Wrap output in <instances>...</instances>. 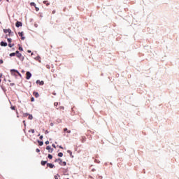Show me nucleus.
Segmentation results:
<instances>
[{
	"label": "nucleus",
	"mask_w": 179,
	"mask_h": 179,
	"mask_svg": "<svg viewBox=\"0 0 179 179\" xmlns=\"http://www.w3.org/2000/svg\"><path fill=\"white\" fill-rule=\"evenodd\" d=\"M55 179H58V176H55Z\"/></svg>",
	"instance_id": "a18cd8bd"
},
{
	"label": "nucleus",
	"mask_w": 179,
	"mask_h": 179,
	"mask_svg": "<svg viewBox=\"0 0 179 179\" xmlns=\"http://www.w3.org/2000/svg\"><path fill=\"white\" fill-rule=\"evenodd\" d=\"M36 61H39V62H41V60H40V56H38L35 57Z\"/></svg>",
	"instance_id": "ddd939ff"
},
{
	"label": "nucleus",
	"mask_w": 179,
	"mask_h": 179,
	"mask_svg": "<svg viewBox=\"0 0 179 179\" xmlns=\"http://www.w3.org/2000/svg\"><path fill=\"white\" fill-rule=\"evenodd\" d=\"M7 2H9V0H6Z\"/></svg>",
	"instance_id": "6e6d98bb"
},
{
	"label": "nucleus",
	"mask_w": 179,
	"mask_h": 179,
	"mask_svg": "<svg viewBox=\"0 0 179 179\" xmlns=\"http://www.w3.org/2000/svg\"><path fill=\"white\" fill-rule=\"evenodd\" d=\"M27 52L30 53L31 52V50H27Z\"/></svg>",
	"instance_id": "de8ad7c7"
},
{
	"label": "nucleus",
	"mask_w": 179,
	"mask_h": 179,
	"mask_svg": "<svg viewBox=\"0 0 179 179\" xmlns=\"http://www.w3.org/2000/svg\"><path fill=\"white\" fill-rule=\"evenodd\" d=\"M36 12H38L39 8H37V7H36Z\"/></svg>",
	"instance_id": "c9c22d12"
},
{
	"label": "nucleus",
	"mask_w": 179,
	"mask_h": 179,
	"mask_svg": "<svg viewBox=\"0 0 179 179\" xmlns=\"http://www.w3.org/2000/svg\"><path fill=\"white\" fill-rule=\"evenodd\" d=\"M13 72H15L16 73H17V75H19L20 76V78H22V74L20 73H19V71L17 70L12 69L11 73H13Z\"/></svg>",
	"instance_id": "20e7f679"
},
{
	"label": "nucleus",
	"mask_w": 179,
	"mask_h": 179,
	"mask_svg": "<svg viewBox=\"0 0 179 179\" xmlns=\"http://www.w3.org/2000/svg\"><path fill=\"white\" fill-rule=\"evenodd\" d=\"M26 75H27L26 79L29 80L30 78H31V73H30V71H27L26 73Z\"/></svg>",
	"instance_id": "f03ea898"
},
{
	"label": "nucleus",
	"mask_w": 179,
	"mask_h": 179,
	"mask_svg": "<svg viewBox=\"0 0 179 179\" xmlns=\"http://www.w3.org/2000/svg\"><path fill=\"white\" fill-rule=\"evenodd\" d=\"M0 82H1V79H0Z\"/></svg>",
	"instance_id": "bf43d9fd"
},
{
	"label": "nucleus",
	"mask_w": 179,
	"mask_h": 179,
	"mask_svg": "<svg viewBox=\"0 0 179 179\" xmlns=\"http://www.w3.org/2000/svg\"><path fill=\"white\" fill-rule=\"evenodd\" d=\"M15 55H16V53H15V52L10 54V57H15Z\"/></svg>",
	"instance_id": "aec40b11"
},
{
	"label": "nucleus",
	"mask_w": 179,
	"mask_h": 179,
	"mask_svg": "<svg viewBox=\"0 0 179 179\" xmlns=\"http://www.w3.org/2000/svg\"><path fill=\"white\" fill-rule=\"evenodd\" d=\"M22 73H24V70H22Z\"/></svg>",
	"instance_id": "8fccbe9b"
},
{
	"label": "nucleus",
	"mask_w": 179,
	"mask_h": 179,
	"mask_svg": "<svg viewBox=\"0 0 179 179\" xmlns=\"http://www.w3.org/2000/svg\"><path fill=\"white\" fill-rule=\"evenodd\" d=\"M52 148H57V146H55V144H52Z\"/></svg>",
	"instance_id": "ea45409f"
},
{
	"label": "nucleus",
	"mask_w": 179,
	"mask_h": 179,
	"mask_svg": "<svg viewBox=\"0 0 179 179\" xmlns=\"http://www.w3.org/2000/svg\"><path fill=\"white\" fill-rule=\"evenodd\" d=\"M8 82H10V80H8Z\"/></svg>",
	"instance_id": "13d9d810"
},
{
	"label": "nucleus",
	"mask_w": 179,
	"mask_h": 179,
	"mask_svg": "<svg viewBox=\"0 0 179 179\" xmlns=\"http://www.w3.org/2000/svg\"><path fill=\"white\" fill-rule=\"evenodd\" d=\"M38 143H39V146H43L44 145V142L38 141Z\"/></svg>",
	"instance_id": "f8f14e48"
},
{
	"label": "nucleus",
	"mask_w": 179,
	"mask_h": 179,
	"mask_svg": "<svg viewBox=\"0 0 179 179\" xmlns=\"http://www.w3.org/2000/svg\"><path fill=\"white\" fill-rule=\"evenodd\" d=\"M67 179H69V178H67Z\"/></svg>",
	"instance_id": "052dcab7"
},
{
	"label": "nucleus",
	"mask_w": 179,
	"mask_h": 179,
	"mask_svg": "<svg viewBox=\"0 0 179 179\" xmlns=\"http://www.w3.org/2000/svg\"><path fill=\"white\" fill-rule=\"evenodd\" d=\"M48 159H52V155H51V154H49L48 156Z\"/></svg>",
	"instance_id": "5701e85b"
},
{
	"label": "nucleus",
	"mask_w": 179,
	"mask_h": 179,
	"mask_svg": "<svg viewBox=\"0 0 179 179\" xmlns=\"http://www.w3.org/2000/svg\"><path fill=\"white\" fill-rule=\"evenodd\" d=\"M16 57H17V58H22V54L21 53H20V54H18V55H16Z\"/></svg>",
	"instance_id": "a211bd4d"
},
{
	"label": "nucleus",
	"mask_w": 179,
	"mask_h": 179,
	"mask_svg": "<svg viewBox=\"0 0 179 179\" xmlns=\"http://www.w3.org/2000/svg\"><path fill=\"white\" fill-rule=\"evenodd\" d=\"M31 5H32L33 6H36V3L32 2L31 3Z\"/></svg>",
	"instance_id": "cd10ccee"
},
{
	"label": "nucleus",
	"mask_w": 179,
	"mask_h": 179,
	"mask_svg": "<svg viewBox=\"0 0 179 179\" xmlns=\"http://www.w3.org/2000/svg\"><path fill=\"white\" fill-rule=\"evenodd\" d=\"M50 127H54V123H50Z\"/></svg>",
	"instance_id": "79ce46f5"
},
{
	"label": "nucleus",
	"mask_w": 179,
	"mask_h": 179,
	"mask_svg": "<svg viewBox=\"0 0 179 179\" xmlns=\"http://www.w3.org/2000/svg\"><path fill=\"white\" fill-rule=\"evenodd\" d=\"M92 171H96V169H92Z\"/></svg>",
	"instance_id": "3c124183"
},
{
	"label": "nucleus",
	"mask_w": 179,
	"mask_h": 179,
	"mask_svg": "<svg viewBox=\"0 0 179 179\" xmlns=\"http://www.w3.org/2000/svg\"><path fill=\"white\" fill-rule=\"evenodd\" d=\"M67 153H69V154H70V156H71V157H73V156L72 155V151H71V150H67Z\"/></svg>",
	"instance_id": "4468645a"
},
{
	"label": "nucleus",
	"mask_w": 179,
	"mask_h": 179,
	"mask_svg": "<svg viewBox=\"0 0 179 179\" xmlns=\"http://www.w3.org/2000/svg\"><path fill=\"white\" fill-rule=\"evenodd\" d=\"M15 26L16 27H21V26H22V24L21 22L17 21V22L15 23Z\"/></svg>",
	"instance_id": "7ed1b4c3"
},
{
	"label": "nucleus",
	"mask_w": 179,
	"mask_h": 179,
	"mask_svg": "<svg viewBox=\"0 0 179 179\" xmlns=\"http://www.w3.org/2000/svg\"><path fill=\"white\" fill-rule=\"evenodd\" d=\"M53 94L55 96L57 94H56V93H54Z\"/></svg>",
	"instance_id": "864d4df0"
},
{
	"label": "nucleus",
	"mask_w": 179,
	"mask_h": 179,
	"mask_svg": "<svg viewBox=\"0 0 179 179\" xmlns=\"http://www.w3.org/2000/svg\"><path fill=\"white\" fill-rule=\"evenodd\" d=\"M29 120H33V115H29Z\"/></svg>",
	"instance_id": "4be33fe9"
},
{
	"label": "nucleus",
	"mask_w": 179,
	"mask_h": 179,
	"mask_svg": "<svg viewBox=\"0 0 179 179\" xmlns=\"http://www.w3.org/2000/svg\"><path fill=\"white\" fill-rule=\"evenodd\" d=\"M10 86H15V83H10Z\"/></svg>",
	"instance_id": "e433bc0d"
},
{
	"label": "nucleus",
	"mask_w": 179,
	"mask_h": 179,
	"mask_svg": "<svg viewBox=\"0 0 179 179\" xmlns=\"http://www.w3.org/2000/svg\"><path fill=\"white\" fill-rule=\"evenodd\" d=\"M59 148L60 149H64V148H62V146H61V145L59 146Z\"/></svg>",
	"instance_id": "09e8293b"
},
{
	"label": "nucleus",
	"mask_w": 179,
	"mask_h": 179,
	"mask_svg": "<svg viewBox=\"0 0 179 179\" xmlns=\"http://www.w3.org/2000/svg\"><path fill=\"white\" fill-rule=\"evenodd\" d=\"M24 59V57H22V60Z\"/></svg>",
	"instance_id": "4d7b16f0"
},
{
	"label": "nucleus",
	"mask_w": 179,
	"mask_h": 179,
	"mask_svg": "<svg viewBox=\"0 0 179 179\" xmlns=\"http://www.w3.org/2000/svg\"><path fill=\"white\" fill-rule=\"evenodd\" d=\"M43 3H46L47 6H48V5H50V3H48L47 1H43Z\"/></svg>",
	"instance_id": "b1692460"
},
{
	"label": "nucleus",
	"mask_w": 179,
	"mask_h": 179,
	"mask_svg": "<svg viewBox=\"0 0 179 179\" xmlns=\"http://www.w3.org/2000/svg\"><path fill=\"white\" fill-rule=\"evenodd\" d=\"M45 135H47V134H49L48 130H46V131H45Z\"/></svg>",
	"instance_id": "473e14b6"
},
{
	"label": "nucleus",
	"mask_w": 179,
	"mask_h": 179,
	"mask_svg": "<svg viewBox=\"0 0 179 179\" xmlns=\"http://www.w3.org/2000/svg\"><path fill=\"white\" fill-rule=\"evenodd\" d=\"M18 34L20 37L23 36V32H18Z\"/></svg>",
	"instance_id": "412c9836"
},
{
	"label": "nucleus",
	"mask_w": 179,
	"mask_h": 179,
	"mask_svg": "<svg viewBox=\"0 0 179 179\" xmlns=\"http://www.w3.org/2000/svg\"><path fill=\"white\" fill-rule=\"evenodd\" d=\"M23 124H24V127H26V121L24 120Z\"/></svg>",
	"instance_id": "4c0bfd02"
},
{
	"label": "nucleus",
	"mask_w": 179,
	"mask_h": 179,
	"mask_svg": "<svg viewBox=\"0 0 179 179\" xmlns=\"http://www.w3.org/2000/svg\"><path fill=\"white\" fill-rule=\"evenodd\" d=\"M24 38H26L24 36H21V40H24Z\"/></svg>",
	"instance_id": "7c9ffc66"
},
{
	"label": "nucleus",
	"mask_w": 179,
	"mask_h": 179,
	"mask_svg": "<svg viewBox=\"0 0 179 179\" xmlns=\"http://www.w3.org/2000/svg\"><path fill=\"white\" fill-rule=\"evenodd\" d=\"M61 108H62V110H64V107H61Z\"/></svg>",
	"instance_id": "5fc2aeb1"
},
{
	"label": "nucleus",
	"mask_w": 179,
	"mask_h": 179,
	"mask_svg": "<svg viewBox=\"0 0 179 179\" xmlns=\"http://www.w3.org/2000/svg\"><path fill=\"white\" fill-rule=\"evenodd\" d=\"M3 32L10 34V33H12V30H10V29H3Z\"/></svg>",
	"instance_id": "423d86ee"
},
{
	"label": "nucleus",
	"mask_w": 179,
	"mask_h": 179,
	"mask_svg": "<svg viewBox=\"0 0 179 179\" xmlns=\"http://www.w3.org/2000/svg\"><path fill=\"white\" fill-rule=\"evenodd\" d=\"M52 13H55V11H52Z\"/></svg>",
	"instance_id": "603ef678"
},
{
	"label": "nucleus",
	"mask_w": 179,
	"mask_h": 179,
	"mask_svg": "<svg viewBox=\"0 0 179 179\" xmlns=\"http://www.w3.org/2000/svg\"><path fill=\"white\" fill-rule=\"evenodd\" d=\"M64 132H66V131H68V129L65 128V129H64Z\"/></svg>",
	"instance_id": "58836bf2"
},
{
	"label": "nucleus",
	"mask_w": 179,
	"mask_h": 179,
	"mask_svg": "<svg viewBox=\"0 0 179 179\" xmlns=\"http://www.w3.org/2000/svg\"><path fill=\"white\" fill-rule=\"evenodd\" d=\"M11 110H15V106H11Z\"/></svg>",
	"instance_id": "a19ab883"
},
{
	"label": "nucleus",
	"mask_w": 179,
	"mask_h": 179,
	"mask_svg": "<svg viewBox=\"0 0 179 179\" xmlns=\"http://www.w3.org/2000/svg\"><path fill=\"white\" fill-rule=\"evenodd\" d=\"M36 83L39 84L41 86H43V85H44V81H40V80H37Z\"/></svg>",
	"instance_id": "0eeeda50"
},
{
	"label": "nucleus",
	"mask_w": 179,
	"mask_h": 179,
	"mask_svg": "<svg viewBox=\"0 0 179 179\" xmlns=\"http://www.w3.org/2000/svg\"><path fill=\"white\" fill-rule=\"evenodd\" d=\"M46 150H48L49 153H52V152H54V148H51V146L50 145L46 147Z\"/></svg>",
	"instance_id": "f257e3e1"
},
{
	"label": "nucleus",
	"mask_w": 179,
	"mask_h": 179,
	"mask_svg": "<svg viewBox=\"0 0 179 179\" xmlns=\"http://www.w3.org/2000/svg\"><path fill=\"white\" fill-rule=\"evenodd\" d=\"M19 50H20V51H23V48L20 47V48H19Z\"/></svg>",
	"instance_id": "c756f323"
},
{
	"label": "nucleus",
	"mask_w": 179,
	"mask_h": 179,
	"mask_svg": "<svg viewBox=\"0 0 179 179\" xmlns=\"http://www.w3.org/2000/svg\"><path fill=\"white\" fill-rule=\"evenodd\" d=\"M55 162H59V164H61V163H62V160L61 159V158L55 159Z\"/></svg>",
	"instance_id": "1a4fd4ad"
},
{
	"label": "nucleus",
	"mask_w": 179,
	"mask_h": 179,
	"mask_svg": "<svg viewBox=\"0 0 179 179\" xmlns=\"http://www.w3.org/2000/svg\"><path fill=\"white\" fill-rule=\"evenodd\" d=\"M0 64H3V60L0 59Z\"/></svg>",
	"instance_id": "72a5a7b5"
},
{
	"label": "nucleus",
	"mask_w": 179,
	"mask_h": 179,
	"mask_svg": "<svg viewBox=\"0 0 179 179\" xmlns=\"http://www.w3.org/2000/svg\"><path fill=\"white\" fill-rule=\"evenodd\" d=\"M67 134H71V130H68Z\"/></svg>",
	"instance_id": "37998d69"
},
{
	"label": "nucleus",
	"mask_w": 179,
	"mask_h": 179,
	"mask_svg": "<svg viewBox=\"0 0 179 179\" xmlns=\"http://www.w3.org/2000/svg\"><path fill=\"white\" fill-rule=\"evenodd\" d=\"M41 164H42V166H45V164H47V161H41Z\"/></svg>",
	"instance_id": "9b49d317"
},
{
	"label": "nucleus",
	"mask_w": 179,
	"mask_h": 179,
	"mask_svg": "<svg viewBox=\"0 0 179 179\" xmlns=\"http://www.w3.org/2000/svg\"><path fill=\"white\" fill-rule=\"evenodd\" d=\"M47 166L50 167V169H54L55 166L52 164L48 163Z\"/></svg>",
	"instance_id": "6e6552de"
},
{
	"label": "nucleus",
	"mask_w": 179,
	"mask_h": 179,
	"mask_svg": "<svg viewBox=\"0 0 179 179\" xmlns=\"http://www.w3.org/2000/svg\"><path fill=\"white\" fill-rule=\"evenodd\" d=\"M43 136H40V139H43Z\"/></svg>",
	"instance_id": "49530a36"
},
{
	"label": "nucleus",
	"mask_w": 179,
	"mask_h": 179,
	"mask_svg": "<svg viewBox=\"0 0 179 179\" xmlns=\"http://www.w3.org/2000/svg\"><path fill=\"white\" fill-rule=\"evenodd\" d=\"M29 132H31L32 134H34V129H31L29 131Z\"/></svg>",
	"instance_id": "a878e982"
},
{
	"label": "nucleus",
	"mask_w": 179,
	"mask_h": 179,
	"mask_svg": "<svg viewBox=\"0 0 179 179\" xmlns=\"http://www.w3.org/2000/svg\"><path fill=\"white\" fill-rule=\"evenodd\" d=\"M39 152H40V149L37 148V149L36 150V153H39Z\"/></svg>",
	"instance_id": "bb28decb"
},
{
	"label": "nucleus",
	"mask_w": 179,
	"mask_h": 179,
	"mask_svg": "<svg viewBox=\"0 0 179 179\" xmlns=\"http://www.w3.org/2000/svg\"><path fill=\"white\" fill-rule=\"evenodd\" d=\"M54 106H58V103H57V102H55V103H54Z\"/></svg>",
	"instance_id": "f704fd0d"
},
{
	"label": "nucleus",
	"mask_w": 179,
	"mask_h": 179,
	"mask_svg": "<svg viewBox=\"0 0 179 179\" xmlns=\"http://www.w3.org/2000/svg\"><path fill=\"white\" fill-rule=\"evenodd\" d=\"M0 45H1V47H6L8 43L6 42L1 41Z\"/></svg>",
	"instance_id": "39448f33"
},
{
	"label": "nucleus",
	"mask_w": 179,
	"mask_h": 179,
	"mask_svg": "<svg viewBox=\"0 0 179 179\" xmlns=\"http://www.w3.org/2000/svg\"><path fill=\"white\" fill-rule=\"evenodd\" d=\"M45 145H49L50 144V141H45Z\"/></svg>",
	"instance_id": "c85d7f7f"
},
{
	"label": "nucleus",
	"mask_w": 179,
	"mask_h": 179,
	"mask_svg": "<svg viewBox=\"0 0 179 179\" xmlns=\"http://www.w3.org/2000/svg\"><path fill=\"white\" fill-rule=\"evenodd\" d=\"M25 115H26V117H27V115H30V114H29V113H25Z\"/></svg>",
	"instance_id": "c03bdc74"
},
{
	"label": "nucleus",
	"mask_w": 179,
	"mask_h": 179,
	"mask_svg": "<svg viewBox=\"0 0 179 179\" xmlns=\"http://www.w3.org/2000/svg\"><path fill=\"white\" fill-rule=\"evenodd\" d=\"M14 45L15 44H12V43L8 44V47H10V48H12V47H13Z\"/></svg>",
	"instance_id": "6ab92c4d"
},
{
	"label": "nucleus",
	"mask_w": 179,
	"mask_h": 179,
	"mask_svg": "<svg viewBox=\"0 0 179 179\" xmlns=\"http://www.w3.org/2000/svg\"><path fill=\"white\" fill-rule=\"evenodd\" d=\"M7 41H8V43H12V38H7Z\"/></svg>",
	"instance_id": "dca6fc26"
},
{
	"label": "nucleus",
	"mask_w": 179,
	"mask_h": 179,
	"mask_svg": "<svg viewBox=\"0 0 179 179\" xmlns=\"http://www.w3.org/2000/svg\"><path fill=\"white\" fill-rule=\"evenodd\" d=\"M59 164H60V166H65L66 164V162L62 161V163Z\"/></svg>",
	"instance_id": "f3484780"
},
{
	"label": "nucleus",
	"mask_w": 179,
	"mask_h": 179,
	"mask_svg": "<svg viewBox=\"0 0 179 179\" xmlns=\"http://www.w3.org/2000/svg\"><path fill=\"white\" fill-rule=\"evenodd\" d=\"M31 101H34V97L31 98Z\"/></svg>",
	"instance_id": "2f4dec72"
},
{
	"label": "nucleus",
	"mask_w": 179,
	"mask_h": 179,
	"mask_svg": "<svg viewBox=\"0 0 179 179\" xmlns=\"http://www.w3.org/2000/svg\"><path fill=\"white\" fill-rule=\"evenodd\" d=\"M58 156L59 157H62L64 156V154L62 152H59Z\"/></svg>",
	"instance_id": "2eb2a0df"
},
{
	"label": "nucleus",
	"mask_w": 179,
	"mask_h": 179,
	"mask_svg": "<svg viewBox=\"0 0 179 179\" xmlns=\"http://www.w3.org/2000/svg\"><path fill=\"white\" fill-rule=\"evenodd\" d=\"M34 96H35V97L36 98L40 97V94H38V92H34Z\"/></svg>",
	"instance_id": "9d476101"
},
{
	"label": "nucleus",
	"mask_w": 179,
	"mask_h": 179,
	"mask_svg": "<svg viewBox=\"0 0 179 179\" xmlns=\"http://www.w3.org/2000/svg\"><path fill=\"white\" fill-rule=\"evenodd\" d=\"M15 55H17L18 54H20V52H19V50H17L15 52Z\"/></svg>",
	"instance_id": "393cba45"
}]
</instances>
